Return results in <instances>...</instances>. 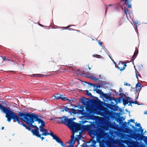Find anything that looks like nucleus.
<instances>
[{
    "instance_id": "nucleus-1",
    "label": "nucleus",
    "mask_w": 147,
    "mask_h": 147,
    "mask_svg": "<svg viewBox=\"0 0 147 147\" xmlns=\"http://www.w3.org/2000/svg\"><path fill=\"white\" fill-rule=\"evenodd\" d=\"M0 109L2 110L3 113L5 114L6 117L7 121H11L13 119L14 122L17 121L18 123L22 125L26 129L31 131L33 135L36 136H40L39 135V129L36 125H33L32 124L36 121L39 123L38 116L33 113H23L20 112H18V115L10 109L9 107H5L0 103Z\"/></svg>"
},
{
    "instance_id": "nucleus-2",
    "label": "nucleus",
    "mask_w": 147,
    "mask_h": 147,
    "mask_svg": "<svg viewBox=\"0 0 147 147\" xmlns=\"http://www.w3.org/2000/svg\"><path fill=\"white\" fill-rule=\"evenodd\" d=\"M73 127L74 129L76 131H78L79 130L82 131H86L90 130L91 128V125L90 124L86 125H82L80 124L74 122L73 120Z\"/></svg>"
},
{
    "instance_id": "nucleus-3",
    "label": "nucleus",
    "mask_w": 147,
    "mask_h": 147,
    "mask_svg": "<svg viewBox=\"0 0 147 147\" xmlns=\"http://www.w3.org/2000/svg\"><path fill=\"white\" fill-rule=\"evenodd\" d=\"M73 120L71 119H68L66 117L63 116L62 117H56L55 122L58 124H64L68 127L73 123Z\"/></svg>"
},
{
    "instance_id": "nucleus-4",
    "label": "nucleus",
    "mask_w": 147,
    "mask_h": 147,
    "mask_svg": "<svg viewBox=\"0 0 147 147\" xmlns=\"http://www.w3.org/2000/svg\"><path fill=\"white\" fill-rule=\"evenodd\" d=\"M39 123H40L41 125H40L39 127L40 128V131L42 132L41 134L42 135L46 136V129H44L43 127H44L45 125V122L44 121L41 119L39 120Z\"/></svg>"
},
{
    "instance_id": "nucleus-5",
    "label": "nucleus",
    "mask_w": 147,
    "mask_h": 147,
    "mask_svg": "<svg viewBox=\"0 0 147 147\" xmlns=\"http://www.w3.org/2000/svg\"><path fill=\"white\" fill-rule=\"evenodd\" d=\"M127 66L126 63L125 62L119 61L117 68L120 71H122L125 69Z\"/></svg>"
},
{
    "instance_id": "nucleus-6",
    "label": "nucleus",
    "mask_w": 147,
    "mask_h": 147,
    "mask_svg": "<svg viewBox=\"0 0 147 147\" xmlns=\"http://www.w3.org/2000/svg\"><path fill=\"white\" fill-rule=\"evenodd\" d=\"M89 99H86L84 97L80 99L79 101L81 102L84 105L86 106H88L90 105V102L88 101Z\"/></svg>"
},
{
    "instance_id": "nucleus-7",
    "label": "nucleus",
    "mask_w": 147,
    "mask_h": 147,
    "mask_svg": "<svg viewBox=\"0 0 147 147\" xmlns=\"http://www.w3.org/2000/svg\"><path fill=\"white\" fill-rule=\"evenodd\" d=\"M90 133L91 137L93 138H95L98 135V131L97 129H92L90 131Z\"/></svg>"
},
{
    "instance_id": "nucleus-8",
    "label": "nucleus",
    "mask_w": 147,
    "mask_h": 147,
    "mask_svg": "<svg viewBox=\"0 0 147 147\" xmlns=\"http://www.w3.org/2000/svg\"><path fill=\"white\" fill-rule=\"evenodd\" d=\"M64 109L62 110V111L64 112V110L66 111H69L71 113H72L74 114L75 113L76 110L74 109L69 108L65 106H64Z\"/></svg>"
},
{
    "instance_id": "nucleus-9",
    "label": "nucleus",
    "mask_w": 147,
    "mask_h": 147,
    "mask_svg": "<svg viewBox=\"0 0 147 147\" xmlns=\"http://www.w3.org/2000/svg\"><path fill=\"white\" fill-rule=\"evenodd\" d=\"M68 127L72 131L73 133L72 135L71 136V139L74 140L75 138L74 134L75 133L77 132H78V131H75L74 130L75 129H73V127H74L73 126V123L72 124H71L70 125H69Z\"/></svg>"
},
{
    "instance_id": "nucleus-10",
    "label": "nucleus",
    "mask_w": 147,
    "mask_h": 147,
    "mask_svg": "<svg viewBox=\"0 0 147 147\" xmlns=\"http://www.w3.org/2000/svg\"><path fill=\"white\" fill-rule=\"evenodd\" d=\"M90 143H91V144L88 146H90L89 147H96V141L94 139H92L90 140L88 142V144H90Z\"/></svg>"
},
{
    "instance_id": "nucleus-11",
    "label": "nucleus",
    "mask_w": 147,
    "mask_h": 147,
    "mask_svg": "<svg viewBox=\"0 0 147 147\" xmlns=\"http://www.w3.org/2000/svg\"><path fill=\"white\" fill-rule=\"evenodd\" d=\"M97 141L99 143V146H103V145L105 146V141L104 140L97 138Z\"/></svg>"
},
{
    "instance_id": "nucleus-12",
    "label": "nucleus",
    "mask_w": 147,
    "mask_h": 147,
    "mask_svg": "<svg viewBox=\"0 0 147 147\" xmlns=\"http://www.w3.org/2000/svg\"><path fill=\"white\" fill-rule=\"evenodd\" d=\"M121 1H125L124 4L125 5H128L127 7L128 8H131V5L129 4V2L128 0H121Z\"/></svg>"
},
{
    "instance_id": "nucleus-13",
    "label": "nucleus",
    "mask_w": 147,
    "mask_h": 147,
    "mask_svg": "<svg viewBox=\"0 0 147 147\" xmlns=\"http://www.w3.org/2000/svg\"><path fill=\"white\" fill-rule=\"evenodd\" d=\"M126 98H127L126 100H125L123 99V103L124 105H125L127 104H128V103L129 102H130V100L128 101V100L129 99H130L131 100V98L129 97H127Z\"/></svg>"
},
{
    "instance_id": "nucleus-14",
    "label": "nucleus",
    "mask_w": 147,
    "mask_h": 147,
    "mask_svg": "<svg viewBox=\"0 0 147 147\" xmlns=\"http://www.w3.org/2000/svg\"><path fill=\"white\" fill-rule=\"evenodd\" d=\"M138 50L136 48V50H135V52L134 53V54L133 55V57H132V59H135V58H136V56H137V55L138 54Z\"/></svg>"
},
{
    "instance_id": "nucleus-15",
    "label": "nucleus",
    "mask_w": 147,
    "mask_h": 147,
    "mask_svg": "<svg viewBox=\"0 0 147 147\" xmlns=\"http://www.w3.org/2000/svg\"><path fill=\"white\" fill-rule=\"evenodd\" d=\"M94 91L95 90L96 92L98 94H100V95H102V94L103 93V92L101 90L98 89L97 88L95 89V90H94Z\"/></svg>"
},
{
    "instance_id": "nucleus-16",
    "label": "nucleus",
    "mask_w": 147,
    "mask_h": 147,
    "mask_svg": "<svg viewBox=\"0 0 147 147\" xmlns=\"http://www.w3.org/2000/svg\"><path fill=\"white\" fill-rule=\"evenodd\" d=\"M44 75H42V74H34L32 75L31 76L32 77H42L44 76Z\"/></svg>"
},
{
    "instance_id": "nucleus-17",
    "label": "nucleus",
    "mask_w": 147,
    "mask_h": 147,
    "mask_svg": "<svg viewBox=\"0 0 147 147\" xmlns=\"http://www.w3.org/2000/svg\"><path fill=\"white\" fill-rule=\"evenodd\" d=\"M129 103H130V104H129L128 105L129 106L131 105V106H132V105H131V103L132 104H138V105H139L140 104L138 103V102L136 101H133L132 99L131 101H130V102H129Z\"/></svg>"
},
{
    "instance_id": "nucleus-18",
    "label": "nucleus",
    "mask_w": 147,
    "mask_h": 147,
    "mask_svg": "<svg viewBox=\"0 0 147 147\" xmlns=\"http://www.w3.org/2000/svg\"><path fill=\"white\" fill-rule=\"evenodd\" d=\"M102 96L107 99H109L111 98L108 94L107 93L105 94L103 93Z\"/></svg>"
},
{
    "instance_id": "nucleus-19",
    "label": "nucleus",
    "mask_w": 147,
    "mask_h": 147,
    "mask_svg": "<svg viewBox=\"0 0 147 147\" xmlns=\"http://www.w3.org/2000/svg\"><path fill=\"white\" fill-rule=\"evenodd\" d=\"M98 116L94 115H90L89 116L90 118L92 120H96V119Z\"/></svg>"
},
{
    "instance_id": "nucleus-20",
    "label": "nucleus",
    "mask_w": 147,
    "mask_h": 147,
    "mask_svg": "<svg viewBox=\"0 0 147 147\" xmlns=\"http://www.w3.org/2000/svg\"><path fill=\"white\" fill-rule=\"evenodd\" d=\"M87 83L89 85H90L91 86H93V87H94V88L96 87V88H97V89L98 88H100V87H101V86L100 85H98L96 86L95 84H92V83Z\"/></svg>"
},
{
    "instance_id": "nucleus-21",
    "label": "nucleus",
    "mask_w": 147,
    "mask_h": 147,
    "mask_svg": "<svg viewBox=\"0 0 147 147\" xmlns=\"http://www.w3.org/2000/svg\"><path fill=\"white\" fill-rule=\"evenodd\" d=\"M55 98L57 99H61V94H57L54 95Z\"/></svg>"
},
{
    "instance_id": "nucleus-22",
    "label": "nucleus",
    "mask_w": 147,
    "mask_h": 147,
    "mask_svg": "<svg viewBox=\"0 0 147 147\" xmlns=\"http://www.w3.org/2000/svg\"><path fill=\"white\" fill-rule=\"evenodd\" d=\"M135 136L136 138L139 139L140 138L141 135V134L139 133H137L135 134Z\"/></svg>"
},
{
    "instance_id": "nucleus-23",
    "label": "nucleus",
    "mask_w": 147,
    "mask_h": 147,
    "mask_svg": "<svg viewBox=\"0 0 147 147\" xmlns=\"http://www.w3.org/2000/svg\"><path fill=\"white\" fill-rule=\"evenodd\" d=\"M92 103L94 105H97L98 103V102L97 100H93L92 101Z\"/></svg>"
},
{
    "instance_id": "nucleus-24",
    "label": "nucleus",
    "mask_w": 147,
    "mask_h": 147,
    "mask_svg": "<svg viewBox=\"0 0 147 147\" xmlns=\"http://www.w3.org/2000/svg\"><path fill=\"white\" fill-rule=\"evenodd\" d=\"M75 143V141L74 139H71L69 141V144L71 146H73V145Z\"/></svg>"
},
{
    "instance_id": "nucleus-25",
    "label": "nucleus",
    "mask_w": 147,
    "mask_h": 147,
    "mask_svg": "<svg viewBox=\"0 0 147 147\" xmlns=\"http://www.w3.org/2000/svg\"><path fill=\"white\" fill-rule=\"evenodd\" d=\"M124 13L125 14L126 16L128 15H130V13L129 12V10L127 9H124Z\"/></svg>"
},
{
    "instance_id": "nucleus-26",
    "label": "nucleus",
    "mask_w": 147,
    "mask_h": 147,
    "mask_svg": "<svg viewBox=\"0 0 147 147\" xmlns=\"http://www.w3.org/2000/svg\"><path fill=\"white\" fill-rule=\"evenodd\" d=\"M137 122H136V126L138 127H140V129H141V131L142 132H143V129H142V127L141 126V125L140 123H137Z\"/></svg>"
},
{
    "instance_id": "nucleus-27",
    "label": "nucleus",
    "mask_w": 147,
    "mask_h": 147,
    "mask_svg": "<svg viewBox=\"0 0 147 147\" xmlns=\"http://www.w3.org/2000/svg\"><path fill=\"white\" fill-rule=\"evenodd\" d=\"M104 114L105 115L108 116L109 115L110 112L107 109H106V110L104 111Z\"/></svg>"
},
{
    "instance_id": "nucleus-28",
    "label": "nucleus",
    "mask_w": 147,
    "mask_h": 147,
    "mask_svg": "<svg viewBox=\"0 0 147 147\" xmlns=\"http://www.w3.org/2000/svg\"><path fill=\"white\" fill-rule=\"evenodd\" d=\"M141 86V84L140 83H139V82L137 83L136 85V90H139V88L137 89V88L138 87L140 88Z\"/></svg>"
},
{
    "instance_id": "nucleus-29",
    "label": "nucleus",
    "mask_w": 147,
    "mask_h": 147,
    "mask_svg": "<svg viewBox=\"0 0 147 147\" xmlns=\"http://www.w3.org/2000/svg\"><path fill=\"white\" fill-rule=\"evenodd\" d=\"M88 122L86 121V120H82V121H81L80 122V124H85L86 123Z\"/></svg>"
},
{
    "instance_id": "nucleus-30",
    "label": "nucleus",
    "mask_w": 147,
    "mask_h": 147,
    "mask_svg": "<svg viewBox=\"0 0 147 147\" xmlns=\"http://www.w3.org/2000/svg\"><path fill=\"white\" fill-rule=\"evenodd\" d=\"M122 91V88H120V89L119 90V92H120L119 94V95L122 96L124 94L123 93H121V92Z\"/></svg>"
},
{
    "instance_id": "nucleus-31",
    "label": "nucleus",
    "mask_w": 147,
    "mask_h": 147,
    "mask_svg": "<svg viewBox=\"0 0 147 147\" xmlns=\"http://www.w3.org/2000/svg\"><path fill=\"white\" fill-rule=\"evenodd\" d=\"M86 94L89 96H92L91 93L90 92H89V91L88 90H86Z\"/></svg>"
},
{
    "instance_id": "nucleus-32",
    "label": "nucleus",
    "mask_w": 147,
    "mask_h": 147,
    "mask_svg": "<svg viewBox=\"0 0 147 147\" xmlns=\"http://www.w3.org/2000/svg\"><path fill=\"white\" fill-rule=\"evenodd\" d=\"M91 78L92 80H95V81H97L99 80V78H97L93 76L91 77Z\"/></svg>"
},
{
    "instance_id": "nucleus-33",
    "label": "nucleus",
    "mask_w": 147,
    "mask_h": 147,
    "mask_svg": "<svg viewBox=\"0 0 147 147\" xmlns=\"http://www.w3.org/2000/svg\"><path fill=\"white\" fill-rule=\"evenodd\" d=\"M72 26L73 25L68 26H67V27H65V28L66 29H67L69 30H72L71 29V28H70L69 27H70L71 26Z\"/></svg>"
},
{
    "instance_id": "nucleus-34",
    "label": "nucleus",
    "mask_w": 147,
    "mask_h": 147,
    "mask_svg": "<svg viewBox=\"0 0 147 147\" xmlns=\"http://www.w3.org/2000/svg\"><path fill=\"white\" fill-rule=\"evenodd\" d=\"M134 121H135L134 119H131L128 122V124H129L130 123V122L134 123Z\"/></svg>"
},
{
    "instance_id": "nucleus-35",
    "label": "nucleus",
    "mask_w": 147,
    "mask_h": 147,
    "mask_svg": "<svg viewBox=\"0 0 147 147\" xmlns=\"http://www.w3.org/2000/svg\"><path fill=\"white\" fill-rule=\"evenodd\" d=\"M67 98L66 97L64 96V97H63V98L61 97L60 99H61L62 100L65 101L66 100Z\"/></svg>"
},
{
    "instance_id": "nucleus-36",
    "label": "nucleus",
    "mask_w": 147,
    "mask_h": 147,
    "mask_svg": "<svg viewBox=\"0 0 147 147\" xmlns=\"http://www.w3.org/2000/svg\"><path fill=\"white\" fill-rule=\"evenodd\" d=\"M95 55L97 56L96 57L98 58H102V57L99 55Z\"/></svg>"
},
{
    "instance_id": "nucleus-37",
    "label": "nucleus",
    "mask_w": 147,
    "mask_h": 147,
    "mask_svg": "<svg viewBox=\"0 0 147 147\" xmlns=\"http://www.w3.org/2000/svg\"><path fill=\"white\" fill-rule=\"evenodd\" d=\"M132 128L134 129V130H135V131H139V130H137V129H136V128H135L134 126L132 125Z\"/></svg>"
},
{
    "instance_id": "nucleus-38",
    "label": "nucleus",
    "mask_w": 147,
    "mask_h": 147,
    "mask_svg": "<svg viewBox=\"0 0 147 147\" xmlns=\"http://www.w3.org/2000/svg\"><path fill=\"white\" fill-rule=\"evenodd\" d=\"M83 72L84 74H85L86 73H90V72H89L88 71L87 72V71H86L85 69H83Z\"/></svg>"
},
{
    "instance_id": "nucleus-39",
    "label": "nucleus",
    "mask_w": 147,
    "mask_h": 147,
    "mask_svg": "<svg viewBox=\"0 0 147 147\" xmlns=\"http://www.w3.org/2000/svg\"><path fill=\"white\" fill-rule=\"evenodd\" d=\"M7 60L8 61H11V63H13L14 65H15V63H14V62L13 60H11L10 59H7Z\"/></svg>"
},
{
    "instance_id": "nucleus-40",
    "label": "nucleus",
    "mask_w": 147,
    "mask_h": 147,
    "mask_svg": "<svg viewBox=\"0 0 147 147\" xmlns=\"http://www.w3.org/2000/svg\"><path fill=\"white\" fill-rule=\"evenodd\" d=\"M39 135H40V136L39 137V136H37V137H39V138H40L42 140L45 138H44L43 137H41V136L42 135L41 134H39Z\"/></svg>"
},
{
    "instance_id": "nucleus-41",
    "label": "nucleus",
    "mask_w": 147,
    "mask_h": 147,
    "mask_svg": "<svg viewBox=\"0 0 147 147\" xmlns=\"http://www.w3.org/2000/svg\"><path fill=\"white\" fill-rule=\"evenodd\" d=\"M98 44L100 45V46L102 47V42L99 40L98 41Z\"/></svg>"
},
{
    "instance_id": "nucleus-42",
    "label": "nucleus",
    "mask_w": 147,
    "mask_h": 147,
    "mask_svg": "<svg viewBox=\"0 0 147 147\" xmlns=\"http://www.w3.org/2000/svg\"><path fill=\"white\" fill-rule=\"evenodd\" d=\"M124 85L126 86H131V84L126 82H124Z\"/></svg>"
},
{
    "instance_id": "nucleus-43",
    "label": "nucleus",
    "mask_w": 147,
    "mask_h": 147,
    "mask_svg": "<svg viewBox=\"0 0 147 147\" xmlns=\"http://www.w3.org/2000/svg\"><path fill=\"white\" fill-rule=\"evenodd\" d=\"M56 119V117H54V118H53L51 119H50V120H51V121H55V122Z\"/></svg>"
},
{
    "instance_id": "nucleus-44",
    "label": "nucleus",
    "mask_w": 147,
    "mask_h": 147,
    "mask_svg": "<svg viewBox=\"0 0 147 147\" xmlns=\"http://www.w3.org/2000/svg\"><path fill=\"white\" fill-rule=\"evenodd\" d=\"M136 77L137 78H138V76H139L140 75L139 74L138 72H137V73L136 72Z\"/></svg>"
},
{
    "instance_id": "nucleus-45",
    "label": "nucleus",
    "mask_w": 147,
    "mask_h": 147,
    "mask_svg": "<svg viewBox=\"0 0 147 147\" xmlns=\"http://www.w3.org/2000/svg\"><path fill=\"white\" fill-rule=\"evenodd\" d=\"M136 77L137 78H138V76H139L140 75L139 74L138 72H137V73L136 72Z\"/></svg>"
},
{
    "instance_id": "nucleus-46",
    "label": "nucleus",
    "mask_w": 147,
    "mask_h": 147,
    "mask_svg": "<svg viewBox=\"0 0 147 147\" xmlns=\"http://www.w3.org/2000/svg\"><path fill=\"white\" fill-rule=\"evenodd\" d=\"M66 100H67L68 101V102H70L71 101H73V100H71V99H69L67 98Z\"/></svg>"
},
{
    "instance_id": "nucleus-47",
    "label": "nucleus",
    "mask_w": 147,
    "mask_h": 147,
    "mask_svg": "<svg viewBox=\"0 0 147 147\" xmlns=\"http://www.w3.org/2000/svg\"><path fill=\"white\" fill-rule=\"evenodd\" d=\"M142 137L144 138L145 140L147 141V136L146 137V136H143Z\"/></svg>"
},
{
    "instance_id": "nucleus-48",
    "label": "nucleus",
    "mask_w": 147,
    "mask_h": 147,
    "mask_svg": "<svg viewBox=\"0 0 147 147\" xmlns=\"http://www.w3.org/2000/svg\"><path fill=\"white\" fill-rule=\"evenodd\" d=\"M2 58L4 60V61H5L6 60H7V59L5 58V57H4V58H3V57L2 56H1Z\"/></svg>"
},
{
    "instance_id": "nucleus-49",
    "label": "nucleus",
    "mask_w": 147,
    "mask_h": 147,
    "mask_svg": "<svg viewBox=\"0 0 147 147\" xmlns=\"http://www.w3.org/2000/svg\"><path fill=\"white\" fill-rule=\"evenodd\" d=\"M81 134V132H80V135H79V138L80 139L82 137V134Z\"/></svg>"
},
{
    "instance_id": "nucleus-50",
    "label": "nucleus",
    "mask_w": 147,
    "mask_h": 147,
    "mask_svg": "<svg viewBox=\"0 0 147 147\" xmlns=\"http://www.w3.org/2000/svg\"><path fill=\"white\" fill-rule=\"evenodd\" d=\"M114 63L116 67L117 68V66L118 65H117L116 63L115 62H114Z\"/></svg>"
},
{
    "instance_id": "nucleus-51",
    "label": "nucleus",
    "mask_w": 147,
    "mask_h": 147,
    "mask_svg": "<svg viewBox=\"0 0 147 147\" xmlns=\"http://www.w3.org/2000/svg\"><path fill=\"white\" fill-rule=\"evenodd\" d=\"M64 97V96L62 95V94H61V96L60 97H61V98H63V97Z\"/></svg>"
},
{
    "instance_id": "nucleus-52",
    "label": "nucleus",
    "mask_w": 147,
    "mask_h": 147,
    "mask_svg": "<svg viewBox=\"0 0 147 147\" xmlns=\"http://www.w3.org/2000/svg\"><path fill=\"white\" fill-rule=\"evenodd\" d=\"M144 113L145 114H147V111H145Z\"/></svg>"
},
{
    "instance_id": "nucleus-53",
    "label": "nucleus",
    "mask_w": 147,
    "mask_h": 147,
    "mask_svg": "<svg viewBox=\"0 0 147 147\" xmlns=\"http://www.w3.org/2000/svg\"><path fill=\"white\" fill-rule=\"evenodd\" d=\"M100 147H105V146L104 145H103V146H99Z\"/></svg>"
},
{
    "instance_id": "nucleus-54",
    "label": "nucleus",
    "mask_w": 147,
    "mask_h": 147,
    "mask_svg": "<svg viewBox=\"0 0 147 147\" xmlns=\"http://www.w3.org/2000/svg\"><path fill=\"white\" fill-rule=\"evenodd\" d=\"M80 147H84V145H81L80 146Z\"/></svg>"
},
{
    "instance_id": "nucleus-55",
    "label": "nucleus",
    "mask_w": 147,
    "mask_h": 147,
    "mask_svg": "<svg viewBox=\"0 0 147 147\" xmlns=\"http://www.w3.org/2000/svg\"><path fill=\"white\" fill-rule=\"evenodd\" d=\"M39 25L40 26H42H42H43V25H42L41 24H40V23H39Z\"/></svg>"
},
{
    "instance_id": "nucleus-56",
    "label": "nucleus",
    "mask_w": 147,
    "mask_h": 147,
    "mask_svg": "<svg viewBox=\"0 0 147 147\" xmlns=\"http://www.w3.org/2000/svg\"><path fill=\"white\" fill-rule=\"evenodd\" d=\"M121 119H123V120H124L125 119V118H124L123 117H121Z\"/></svg>"
},
{
    "instance_id": "nucleus-57",
    "label": "nucleus",
    "mask_w": 147,
    "mask_h": 147,
    "mask_svg": "<svg viewBox=\"0 0 147 147\" xmlns=\"http://www.w3.org/2000/svg\"><path fill=\"white\" fill-rule=\"evenodd\" d=\"M12 57H14V58H16V56H14V55H12Z\"/></svg>"
},
{
    "instance_id": "nucleus-58",
    "label": "nucleus",
    "mask_w": 147,
    "mask_h": 147,
    "mask_svg": "<svg viewBox=\"0 0 147 147\" xmlns=\"http://www.w3.org/2000/svg\"><path fill=\"white\" fill-rule=\"evenodd\" d=\"M4 127H1V129L2 130H3V129H4Z\"/></svg>"
},
{
    "instance_id": "nucleus-59",
    "label": "nucleus",
    "mask_w": 147,
    "mask_h": 147,
    "mask_svg": "<svg viewBox=\"0 0 147 147\" xmlns=\"http://www.w3.org/2000/svg\"><path fill=\"white\" fill-rule=\"evenodd\" d=\"M138 96H137V97H136V100L137 99H138Z\"/></svg>"
},
{
    "instance_id": "nucleus-60",
    "label": "nucleus",
    "mask_w": 147,
    "mask_h": 147,
    "mask_svg": "<svg viewBox=\"0 0 147 147\" xmlns=\"http://www.w3.org/2000/svg\"><path fill=\"white\" fill-rule=\"evenodd\" d=\"M124 124H125V125L127 124V122H124Z\"/></svg>"
},
{
    "instance_id": "nucleus-61",
    "label": "nucleus",
    "mask_w": 147,
    "mask_h": 147,
    "mask_svg": "<svg viewBox=\"0 0 147 147\" xmlns=\"http://www.w3.org/2000/svg\"><path fill=\"white\" fill-rule=\"evenodd\" d=\"M120 98H118V99H119V101L120 100H121V99H120Z\"/></svg>"
},
{
    "instance_id": "nucleus-62",
    "label": "nucleus",
    "mask_w": 147,
    "mask_h": 147,
    "mask_svg": "<svg viewBox=\"0 0 147 147\" xmlns=\"http://www.w3.org/2000/svg\"><path fill=\"white\" fill-rule=\"evenodd\" d=\"M112 5H112V4H110V5H109V6H112Z\"/></svg>"
},
{
    "instance_id": "nucleus-63",
    "label": "nucleus",
    "mask_w": 147,
    "mask_h": 147,
    "mask_svg": "<svg viewBox=\"0 0 147 147\" xmlns=\"http://www.w3.org/2000/svg\"><path fill=\"white\" fill-rule=\"evenodd\" d=\"M88 69L90 70L91 68L90 67H88Z\"/></svg>"
},
{
    "instance_id": "nucleus-64",
    "label": "nucleus",
    "mask_w": 147,
    "mask_h": 147,
    "mask_svg": "<svg viewBox=\"0 0 147 147\" xmlns=\"http://www.w3.org/2000/svg\"><path fill=\"white\" fill-rule=\"evenodd\" d=\"M78 145L79 144V142L78 141Z\"/></svg>"
}]
</instances>
